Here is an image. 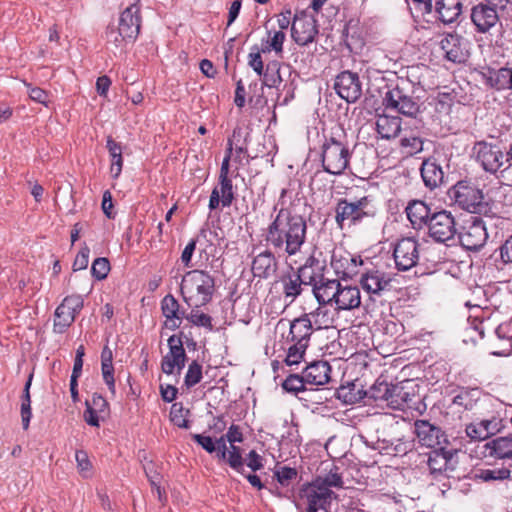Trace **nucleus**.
<instances>
[{
	"instance_id": "nucleus-1",
	"label": "nucleus",
	"mask_w": 512,
	"mask_h": 512,
	"mask_svg": "<svg viewBox=\"0 0 512 512\" xmlns=\"http://www.w3.org/2000/svg\"><path fill=\"white\" fill-rule=\"evenodd\" d=\"M286 194L287 189L283 188L263 237L270 249L292 257L301 254L307 243L308 223L306 216L298 213L293 203L286 204Z\"/></svg>"
},
{
	"instance_id": "nucleus-2",
	"label": "nucleus",
	"mask_w": 512,
	"mask_h": 512,
	"mask_svg": "<svg viewBox=\"0 0 512 512\" xmlns=\"http://www.w3.org/2000/svg\"><path fill=\"white\" fill-rule=\"evenodd\" d=\"M424 88L420 83H415L409 78H400L390 88L383 98L386 108L409 118H417L421 112Z\"/></svg>"
},
{
	"instance_id": "nucleus-3",
	"label": "nucleus",
	"mask_w": 512,
	"mask_h": 512,
	"mask_svg": "<svg viewBox=\"0 0 512 512\" xmlns=\"http://www.w3.org/2000/svg\"><path fill=\"white\" fill-rule=\"evenodd\" d=\"M214 288V278L208 272L193 270L183 277L180 292L190 308H200L211 301Z\"/></svg>"
},
{
	"instance_id": "nucleus-4",
	"label": "nucleus",
	"mask_w": 512,
	"mask_h": 512,
	"mask_svg": "<svg viewBox=\"0 0 512 512\" xmlns=\"http://www.w3.org/2000/svg\"><path fill=\"white\" fill-rule=\"evenodd\" d=\"M351 156L346 142L335 136L325 138L321 146V164L325 172L341 175L348 168Z\"/></svg>"
},
{
	"instance_id": "nucleus-5",
	"label": "nucleus",
	"mask_w": 512,
	"mask_h": 512,
	"mask_svg": "<svg viewBox=\"0 0 512 512\" xmlns=\"http://www.w3.org/2000/svg\"><path fill=\"white\" fill-rule=\"evenodd\" d=\"M376 212L371 205L368 196L361 197L354 201L341 198L335 206V222L339 228H343L345 222L349 225L361 224L364 220L373 218Z\"/></svg>"
},
{
	"instance_id": "nucleus-6",
	"label": "nucleus",
	"mask_w": 512,
	"mask_h": 512,
	"mask_svg": "<svg viewBox=\"0 0 512 512\" xmlns=\"http://www.w3.org/2000/svg\"><path fill=\"white\" fill-rule=\"evenodd\" d=\"M140 28V8L136 4H131L120 14L117 30L114 28L107 29V41L115 44L116 47L124 41L133 42L138 37Z\"/></svg>"
},
{
	"instance_id": "nucleus-7",
	"label": "nucleus",
	"mask_w": 512,
	"mask_h": 512,
	"mask_svg": "<svg viewBox=\"0 0 512 512\" xmlns=\"http://www.w3.org/2000/svg\"><path fill=\"white\" fill-rule=\"evenodd\" d=\"M449 196L460 208L472 214H485L488 212V203L484 201L482 190L471 182H457L449 190Z\"/></svg>"
},
{
	"instance_id": "nucleus-8",
	"label": "nucleus",
	"mask_w": 512,
	"mask_h": 512,
	"mask_svg": "<svg viewBox=\"0 0 512 512\" xmlns=\"http://www.w3.org/2000/svg\"><path fill=\"white\" fill-rule=\"evenodd\" d=\"M426 228L428 235L439 243L451 240L457 233L454 216L447 210L434 211Z\"/></svg>"
},
{
	"instance_id": "nucleus-9",
	"label": "nucleus",
	"mask_w": 512,
	"mask_h": 512,
	"mask_svg": "<svg viewBox=\"0 0 512 512\" xmlns=\"http://www.w3.org/2000/svg\"><path fill=\"white\" fill-rule=\"evenodd\" d=\"M420 244L413 237L399 239L393 249L395 266L399 271H408L418 264Z\"/></svg>"
},
{
	"instance_id": "nucleus-10",
	"label": "nucleus",
	"mask_w": 512,
	"mask_h": 512,
	"mask_svg": "<svg viewBox=\"0 0 512 512\" xmlns=\"http://www.w3.org/2000/svg\"><path fill=\"white\" fill-rule=\"evenodd\" d=\"M184 333L174 334L168 339L169 352L161 360V370L167 375L177 372L180 375L187 361L186 351L183 347Z\"/></svg>"
},
{
	"instance_id": "nucleus-11",
	"label": "nucleus",
	"mask_w": 512,
	"mask_h": 512,
	"mask_svg": "<svg viewBox=\"0 0 512 512\" xmlns=\"http://www.w3.org/2000/svg\"><path fill=\"white\" fill-rule=\"evenodd\" d=\"M488 233L484 221L478 216H471L459 233L461 245L467 250L477 251L484 246Z\"/></svg>"
},
{
	"instance_id": "nucleus-12",
	"label": "nucleus",
	"mask_w": 512,
	"mask_h": 512,
	"mask_svg": "<svg viewBox=\"0 0 512 512\" xmlns=\"http://www.w3.org/2000/svg\"><path fill=\"white\" fill-rule=\"evenodd\" d=\"M391 386L392 384H389L386 381L377 380L368 392H362L360 389L356 390V385L353 384L351 388L340 387L337 393L338 398L343 399L347 404L359 402L366 395H369V397L375 401L383 400L389 404Z\"/></svg>"
},
{
	"instance_id": "nucleus-13",
	"label": "nucleus",
	"mask_w": 512,
	"mask_h": 512,
	"mask_svg": "<svg viewBox=\"0 0 512 512\" xmlns=\"http://www.w3.org/2000/svg\"><path fill=\"white\" fill-rule=\"evenodd\" d=\"M414 433L421 446L436 449L449 445V439L441 427L428 420L418 419L414 422Z\"/></svg>"
},
{
	"instance_id": "nucleus-14",
	"label": "nucleus",
	"mask_w": 512,
	"mask_h": 512,
	"mask_svg": "<svg viewBox=\"0 0 512 512\" xmlns=\"http://www.w3.org/2000/svg\"><path fill=\"white\" fill-rule=\"evenodd\" d=\"M477 147L476 159L486 172L492 174L498 171L504 172L502 170L507 165L505 161L506 153H503L497 145L486 142H479Z\"/></svg>"
},
{
	"instance_id": "nucleus-15",
	"label": "nucleus",
	"mask_w": 512,
	"mask_h": 512,
	"mask_svg": "<svg viewBox=\"0 0 512 512\" xmlns=\"http://www.w3.org/2000/svg\"><path fill=\"white\" fill-rule=\"evenodd\" d=\"M334 89L342 99L349 103L357 101L362 95L361 82L358 74L348 70L336 76Z\"/></svg>"
},
{
	"instance_id": "nucleus-16",
	"label": "nucleus",
	"mask_w": 512,
	"mask_h": 512,
	"mask_svg": "<svg viewBox=\"0 0 512 512\" xmlns=\"http://www.w3.org/2000/svg\"><path fill=\"white\" fill-rule=\"evenodd\" d=\"M449 445H445L432 451L428 455L427 464L431 474H442L448 470L453 471L456 466L455 455L457 449L448 448Z\"/></svg>"
},
{
	"instance_id": "nucleus-17",
	"label": "nucleus",
	"mask_w": 512,
	"mask_h": 512,
	"mask_svg": "<svg viewBox=\"0 0 512 512\" xmlns=\"http://www.w3.org/2000/svg\"><path fill=\"white\" fill-rule=\"evenodd\" d=\"M470 18L479 33L488 32L499 21L496 8L485 3L475 5L471 9Z\"/></svg>"
},
{
	"instance_id": "nucleus-18",
	"label": "nucleus",
	"mask_w": 512,
	"mask_h": 512,
	"mask_svg": "<svg viewBox=\"0 0 512 512\" xmlns=\"http://www.w3.org/2000/svg\"><path fill=\"white\" fill-rule=\"evenodd\" d=\"M318 34L316 20L308 17H295L291 27V36L301 46L312 43Z\"/></svg>"
},
{
	"instance_id": "nucleus-19",
	"label": "nucleus",
	"mask_w": 512,
	"mask_h": 512,
	"mask_svg": "<svg viewBox=\"0 0 512 512\" xmlns=\"http://www.w3.org/2000/svg\"><path fill=\"white\" fill-rule=\"evenodd\" d=\"M326 264L315 256L314 253L309 255L304 264L299 266L295 271L302 279L306 286L314 287L325 277Z\"/></svg>"
},
{
	"instance_id": "nucleus-20",
	"label": "nucleus",
	"mask_w": 512,
	"mask_h": 512,
	"mask_svg": "<svg viewBox=\"0 0 512 512\" xmlns=\"http://www.w3.org/2000/svg\"><path fill=\"white\" fill-rule=\"evenodd\" d=\"M440 48L448 61L464 63L468 58V51L464 47V39L457 34H447L440 41Z\"/></svg>"
},
{
	"instance_id": "nucleus-21",
	"label": "nucleus",
	"mask_w": 512,
	"mask_h": 512,
	"mask_svg": "<svg viewBox=\"0 0 512 512\" xmlns=\"http://www.w3.org/2000/svg\"><path fill=\"white\" fill-rule=\"evenodd\" d=\"M481 76L485 80V84L492 89L498 91L512 89V69L510 68L484 67Z\"/></svg>"
},
{
	"instance_id": "nucleus-22",
	"label": "nucleus",
	"mask_w": 512,
	"mask_h": 512,
	"mask_svg": "<svg viewBox=\"0 0 512 512\" xmlns=\"http://www.w3.org/2000/svg\"><path fill=\"white\" fill-rule=\"evenodd\" d=\"M392 278L385 272L377 269L367 270L361 274L360 284L362 288L371 294H380L391 288Z\"/></svg>"
},
{
	"instance_id": "nucleus-23",
	"label": "nucleus",
	"mask_w": 512,
	"mask_h": 512,
	"mask_svg": "<svg viewBox=\"0 0 512 512\" xmlns=\"http://www.w3.org/2000/svg\"><path fill=\"white\" fill-rule=\"evenodd\" d=\"M161 311L166 318L164 326L170 330L178 329L186 314V311L181 309L177 299L171 294L161 300Z\"/></svg>"
},
{
	"instance_id": "nucleus-24",
	"label": "nucleus",
	"mask_w": 512,
	"mask_h": 512,
	"mask_svg": "<svg viewBox=\"0 0 512 512\" xmlns=\"http://www.w3.org/2000/svg\"><path fill=\"white\" fill-rule=\"evenodd\" d=\"M219 188L215 187L210 195L209 209L216 210L220 203L223 207L231 206L235 199L232 180L229 176L219 177Z\"/></svg>"
},
{
	"instance_id": "nucleus-25",
	"label": "nucleus",
	"mask_w": 512,
	"mask_h": 512,
	"mask_svg": "<svg viewBox=\"0 0 512 512\" xmlns=\"http://www.w3.org/2000/svg\"><path fill=\"white\" fill-rule=\"evenodd\" d=\"M405 211L412 227L417 230L426 228L434 213L431 207L422 200H411Z\"/></svg>"
},
{
	"instance_id": "nucleus-26",
	"label": "nucleus",
	"mask_w": 512,
	"mask_h": 512,
	"mask_svg": "<svg viewBox=\"0 0 512 512\" xmlns=\"http://www.w3.org/2000/svg\"><path fill=\"white\" fill-rule=\"evenodd\" d=\"M277 267L278 263L272 249H267L254 257L251 270L255 277L267 279L276 273Z\"/></svg>"
},
{
	"instance_id": "nucleus-27",
	"label": "nucleus",
	"mask_w": 512,
	"mask_h": 512,
	"mask_svg": "<svg viewBox=\"0 0 512 512\" xmlns=\"http://www.w3.org/2000/svg\"><path fill=\"white\" fill-rule=\"evenodd\" d=\"M333 497L336 494L327 487H314L307 494V507L304 512H329Z\"/></svg>"
},
{
	"instance_id": "nucleus-28",
	"label": "nucleus",
	"mask_w": 512,
	"mask_h": 512,
	"mask_svg": "<svg viewBox=\"0 0 512 512\" xmlns=\"http://www.w3.org/2000/svg\"><path fill=\"white\" fill-rule=\"evenodd\" d=\"M340 286L341 284L337 279L324 277L317 284H314L312 292L320 305L332 304L335 303Z\"/></svg>"
},
{
	"instance_id": "nucleus-29",
	"label": "nucleus",
	"mask_w": 512,
	"mask_h": 512,
	"mask_svg": "<svg viewBox=\"0 0 512 512\" xmlns=\"http://www.w3.org/2000/svg\"><path fill=\"white\" fill-rule=\"evenodd\" d=\"M313 333V327L310 318L307 314L302 315L299 318L294 319L290 323L289 335L287 337L288 342H302L309 345L311 335Z\"/></svg>"
},
{
	"instance_id": "nucleus-30",
	"label": "nucleus",
	"mask_w": 512,
	"mask_h": 512,
	"mask_svg": "<svg viewBox=\"0 0 512 512\" xmlns=\"http://www.w3.org/2000/svg\"><path fill=\"white\" fill-rule=\"evenodd\" d=\"M331 366L326 361H316L303 370L304 379L311 385H324L330 380Z\"/></svg>"
},
{
	"instance_id": "nucleus-31",
	"label": "nucleus",
	"mask_w": 512,
	"mask_h": 512,
	"mask_svg": "<svg viewBox=\"0 0 512 512\" xmlns=\"http://www.w3.org/2000/svg\"><path fill=\"white\" fill-rule=\"evenodd\" d=\"M421 177L425 186L431 190L439 187L444 180L442 167L435 160L426 159L421 165Z\"/></svg>"
},
{
	"instance_id": "nucleus-32",
	"label": "nucleus",
	"mask_w": 512,
	"mask_h": 512,
	"mask_svg": "<svg viewBox=\"0 0 512 512\" xmlns=\"http://www.w3.org/2000/svg\"><path fill=\"white\" fill-rule=\"evenodd\" d=\"M437 18L444 24H450L457 20L461 14L462 3L460 0H434Z\"/></svg>"
},
{
	"instance_id": "nucleus-33",
	"label": "nucleus",
	"mask_w": 512,
	"mask_h": 512,
	"mask_svg": "<svg viewBox=\"0 0 512 512\" xmlns=\"http://www.w3.org/2000/svg\"><path fill=\"white\" fill-rule=\"evenodd\" d=\"M486 455L505 459L512 458V434L497 437L485 444Z\"/></svg>"
},
{
	"instance_id": "nucleus-34",
	"label": "nucleus",
	"mask_w": 512,
	"mask_h": 512,
	"mask_svg": "<svg viewBox=\"0 0 512 512\" xmlns=\"http://www.w3.org/2000/svg\"><path fill=\"white\" fill-rule=\"evenodd\" d=\"M411 384L409 380L392 384L390 392L389 406L393 409L404 410L405 406H410L412 397L414 396L408 391V386Z\"/></svg>"
},
{
	"instance_id": "nucleus-35",
	"label": "nucleus",
	"mask_w": 512,
	"mask_h": 512,
	"mask_svg": "<svg viewBox=\"0 0 512 512\" xmlns=\"http://www.w3.org/2000/svg\"><path fill=\"white\" fill-rule=\"evenodd\" d=\"M335 304L338 310H351L361 304L360 290L356 286H340Z\"/></svg>"
},
{
	"instance_id": "nucleus-36",
	"label": "nucleus",
	"mask_w": 512,
	"mask_h": 512,
	"mask_svg": "<svg viewBox=\"0 0 512 512\" xmlns=\"http://www.w3.org/2000/svg\"><path fill=\"white\" fill-rule=\"evenodd\" d=\"M376 130L383 139L395 138L401 131V119L396 116L380 115L376 120Z\"/></svg>"
},
{
	"instance_id": "nucleus-37",
	"label": "nucleus",
	"mask_w": 512,
	"mask_h": 512,
	"mask_svg": "<svg viewBox=\"0 0 512 512\" xmlns=\"http://www.w3.org/2000/svg\"><path fill=\"white\" fill-rule=\"evenodd\" d=\"M281 282L284 297L285 299H289L290 303L301 295L303 287L306 286L296 271L282 276Z\"/></svg>"
},
{
	"instance_id": "nucleus-38",
	"label": "nucleus",
	"mask_w": 512,
	"mask_h": 512,
	"mask_svg": "<svg viewBox=\"0 0 512 512\" xmlns=\"http://www.w3.org/2000/svg\"><path fill=\"white\" fill-rule=\"evenodd\" d=\"M106 148L111 157V173L113 174L114 178H117L120 175L123 166L122 146L111 136H108L106 141Z\"/></svg>"
},
{
	"instance_id": "nucleus-39",
	"label": "nucleus",
	"mask_w": 512,
	"mask_h": 512,
	"mask_svg": "<svg viewBox=\"0 0 512 512\" xmlns=\"http://www.w3.org/2000/svg\"><path fill=\"white\" fill-rule=\"evenodd\" d=\"M331 265L334 268L336 274H342V277H351L357 274V259L350 255L345 257L341 256L339 259L335 255L332 256Z\"/></svg>"
},
{
	"instance_id": "nucleus-40",
	"label": "nucleus",
	"mask_w": 512,
	"mask_h": 512,
	"mask_svg": "<svg viewBox=\"0 0 512 512\" xmlns=\"http://www.w3.org/2000/svg\"><path fill=\"white\" fill-rule=\"evenodd\" d=\"M75 318L76 314L62 305H59L54 313V332L59 334L64 333L75 321Z\"/></svg>"
},
{
	"instance_id": "nucleus-41",
	"label": "nucleus",
	"mask_w": 512,
	"mask_h": 512,
	"mask_svg": "<svg viewBox=\"0 0 512 512\" xmlns=\"http://www.w3.org/2000/svg\"><path fill=\"white\" fill-rule=\"evenodd\" d=\"M280 68L281 64L278 61L269 62L260 76L262 77V84L269 88L278 87L282 82Z\"/></svg>"
},
{
	"instance_id": "nucleus-42",
	"label": "nucleus",
	"mask_w": 512,
	"mask_h": 512,
	"mask_svg": "<svg viewBox=\"0 0 512 512\" xmlns=\"http://www.w3.org/2000/svg\"><path fill=\"white\" fill-rule=\"evenodd\" d=\"M511 471L507 468L478 469L474 474L475 480L490 482L508 479Z\"/></svg>"
},
{
	"instance_id": "nucleus-43",
	"label": "nucleus",
	"mask_w": 512,
	"mask_h": 512,
	"mask_svg": "<svg viewBox=\"0 0 512 512\" xmlns=\"http://www.w3.org/2000/svg\"><path fill=\"white\" fill-rule=\"evenodd\" d=\"M190 414L188 409H184L183 404L180 402L173 403L170 410L171 422L179 428L188 429L190 421L187 416Z\"/></svg>"
},
{
	"instance_id": "nucleus-44",
	"label": "nucleus",
	"mask_w": 512,
	"mask_h": 512,
	"mask_svg": "<svg viewBox=\"0 0 512 512\" xmlns=\"http://www.w3.org/2000/svg\"><path fill=\"white\" fill-rule=\"evenodd\" d=\"M191 324L204 327L209 331L213 330L212 317L206 313H203L199 310V308H191L189 313H186L184 316Z\"/></svg>"
},
{
	"instance_id": "nucleus-45",
	"label": "nucleus",
	"mask_w": 512,
	"mask_h": 512,
	"mask_svg": "<svg viewBox=\"0 0 512 512\" xmlns=\"http://www.w3.org/2000/svg\"><path fill=\"white\" fill-rule=\"evenodd\" d=\"M224 461H226L236 472L244 474L245 460L242 457L241 448L236 446L235 443L230 445V449L226 453V459Z\"/></svg>"
},
{
	"instance_id": "nucleus-46",
	"label": "nucleus",
	"mask_w": 512,
	"mask_h": 512,
	"mask_svg": "<svg viewBox=\"0 0 512 512\" xmlns=\"http://www.w3.org/2000/svg\"><path fill=\"white\" fill-rule=\"evenodd\" d=\"M308 384L304 375L290 374L282 383V388L289 392L297 395L299 392L306 391L305 385Z\"/></svg>"
},
{
	"instance_id": "nucleus-47",
	"label": "nucleus",
	"mask_w": 512,
	"mask_h": 512,
	"mask_svg": "<svg viewBox=\"0 0 512 512\" xmlns=\"http://www.w3.org/2000/svg\"><path fill=\"white\" fill-rule=\"evenodd\" d=\"M308 344L302 342H292V345L288 348L285 363L288 366L297 365L303 359Z\"/></svg>"
},
{
	"instance_id": "nucleus-48",
	"label": "nucleus",
	"mask_w": 512,
	"mask_h": 512,
	"mask_svg": "<svg viewBox=\"0 0 512 512\" xmlns=\"http://www.w3.org/2000/svg\"><path fill=\"white\" fill-rule=\"evenodd\" d=\"M201 379L202 366L196 360H193L188 366V370L184 378V383L187 388H191L198 384Z\"/></svg>"
},
{
	"instance_id": "nucleus-49",
	"label": "nucleus",
	"mask_w": 512,
	"mask_h": 512,
	"mask_svg": "<svg viewBox=\"0 0 512 512\" xmlns=\"http://www.w3.org/2000/svg\"><path fill=\"white\" fill-rule=\"evenodd\" d=\"M110 271V262L107 258L99 257L94 260L91 267V274L97 280H103Z\"/></svg>"
},
{
	"instance_id": "nucleus-50",
	"label": "nucleus",
	"mask_w": 512,
	"mask_h": 512,
	"mask_svg": "<svg viewBox=\"0 0 512 512\" xmlns=\"http://www.w3.org/2000/svg\"><path fill=\"white\" fill-rule=\"evenodd\" d=\"M342 486L343 481L341 475L333 470H331L325 477L317 478L313 485V487H327V489H330V487L341 488Z\"/></svg>"
},
{
	"instance_id": "nucleus-51",
	"label": "nucleus",
	"mask_w": 512,
	"mask_h": 512,
	"mask_svg": "<svg viewBox=\"0 0 512 512\" xmlns=\"http://www.w3.org/2000/svg\"><path fill=\"white\" fill-rule=\"evenodd\" d=\"M274 476L280 485L289 486L291 481L296 479L297 470L287 466L279 467L274 472Z\"/></svg>"
},
{
	"instance_id": "nucleus-52",
	"label": "nucleus",
	"mask_w": 512,
	"mask_h": 512,
	"mask_svg": "<svg viewBox=\"0 0 512 512\" xmlns=\"http://www.w3.org/2000/svg\"><path fill=\"white\" fill-rule=\"evenodd\" d=\"M382 446H381V449L383 450H387V454H392V455H405L408 453V451L411 450V444L409 442H406V441H402V440H398V443L397 444H393L391 443L390 445H388V441L386 440H383L382 441Z\"/></svg>"
},
{
	"instance_id": "nucleus-53",
	"label": "nucleus",
	"mask_w": 512,
	"mask_h": 512,
	"mask_svg": "<svg viewBox=\"0 0 512 512\" xmlns=\"http://www.w3.org/2000/svg\"><path fill=\"white\" fill-rule=\"evenodd\" d=\"M401 147L407 149L409 155H414L423 150V140L420 137H404L400 141Z\"/></svg>"
},
{
	"instance_id": "nucleus-54",
	"label": "nucleus",
	"mask_w": 512,
	"mask_h": 512,
	"mask_svg": "<svg viewBox=\"0 0 512 512\" xmlns=\"http://www.w3.org/2000/svg\"><path fill=\"white\" fill-rule=\"evenodd\" d=\"M269 39L267 43H270V47L276 53V55L280 56L283 53V43L285 41L286 35L283 31H274L273 34L271 31L268 32Z\"/></svg>"
},
{
	"instance_id": "nucleus-55",
	"label": "nucleus",
	"mask_w": 512,
	"mask_h": 512,
	"mask_svg": "<svg viewBox=\"0 0 512 512\" xmlns=\"http://www.w3.org/2000/svg\"><path fill=\"white\" fill-rule=\"evenodd\" d=\"M248 65L261 76L264 70V62L262 60L261 51L257 46L252 48L248 55Z\"/></svg>"
},
{
	"instance_id": "nucleus-56",
	"label": "nucleus",
	"mask_w": 512,
	"mask_h": 512,
	"mask_svg": "<svg viewBox=\"0 0 512 512\" xmlns=\"http://www.w3.org/2000/svg\"><path fill=\"white\" fill-rule=\"evenodd\" d=\"M89 404L93 410L99 412L100 416H108L109 404L107 400L100 394L94 393L92 396V400L89 401Z\"/></svg>"
},
{
	"instance_id": "nucleus-57",
	"label": "nucleus",
	"mask_w": 512,
	"mask_h": 512,
	"mask_svg": "<svg viewBox=\"0 0 512 512\" xmlns=\"http://www.w3.org/2000/svg\"><path fill=\"white\" fill-rule=\"evenodd\" d=\"M60 305L69 309L70 311L77 315L82 310L84 306V301L82 297L79 295H70L65 297Z\"/></svg>"
},
{
	"instance_id": "nucleus-58",
	"label": "nucleus",
	"mask_w": 512,
	"mask_h": 512,
	"mask_svg": "<svg viewBox=\"0 0 512 512\" xmlns=\"http://www.w3.org/2000/svg\"><path fill=\"white\" fill-rule=\"evenodd\" d=\"M89 254H90V249L86 244H84V246L81 248V250L76 255V258L73 262V270L74 271H79V270H83V269L87 268L88 263H89Z\"/></svg>"
},
{
	"instance_id": "nucleus-59",
	"label": "nucleus",
	"mask_w": 512,
	"mask_h": 512,
	"mask_svg": "<svg viewBox=\"0 0 512 512\" xmlns=\"http://www.w3.org/2000/svg\"><path fill=\"white\" fill-rule=\"evenodd\" d=\"M101 370L104 382L107 384L112 394H115V379L113 363H101Z\"/></svg>"
},
{
	"instance_id": "nucleus-60",
	"label": "nucleus",
	"mask_w": 512,
	"mask_h": 512,
	"mask_svg": "<svg viewBox=\"0 0 512 512\" xmlns=\"http://www.w3.org/2000/svg\"><path fill=\"white\" fill-rule=\"evenodd\" d=\"M85 406H86V409L83 414L85 422L90 426L99 427L100 419L104 420L105 416H100L99 412L93 410L90 407L89 400H86Z\"/></svg>"
},
{
	"instance_id": "nucleus-61",
	"label": "nucleus",
	"mask_w": 512,
	"mask_h": 512,
	"mask_svg": "<svg viewBox=\"0 0 512 512\" xmlns=\"http://www.w3.org/2000/svg\"><path fill=\"white\" fill-rule=\"evenodd\" d=\"M192 439L199 444L206 452L212 454L216 451V443L210 436H204L201 434H192Z\"/></svg>"
},
{
	"instance_id": "nucleus-62",
	"label": "nucleus",
	"mask_w": 512,
	"mask_h": 512,
	"mask_svg": "<svg viewBox=\"0 0 512 512\" xmlns=\"http://www.w3.org/2000/svg\"><path fill=\"white\" fill-rule=\"evenodd\" d=\"M466 435L474 441L485 440L487 433H484V429L477 423H471L466 426Z\"/></svg>"
},
{
	"instance_id": "nucleus-63",
	"label": "nucleus",
	"mask_w": 512,
	"mask_h": 512,
	"mask_svg": "<svg viewBox=\"0 0 512 512\" xmlns=\"http://www.w3.org/2000/svg\"><path fill=\"white\" fill-rule=\"evenodd\" d=\"M25 85L28 87V94H29V97L37 102V103H40V104H44L46 105L47 102H48V93L39 88V87H31L30 84L28 83H25Z\"/></svg>"
},
{
	"instance_id": "nucleus-64",
	"label": "nucleus",
	"mask_w": 512,
	"mask_h": 512,
	"mask_svg": "<svg viewBox=\"0 0 512 512\" xmlns=\"http://www.w3.org/2000/svg\"><path fill=\"white\" fill-rule=\"evenodd\" d=\"M500 258L504 264L512 263V236L501 245Z\"/></svg>"
}]
</instances>
